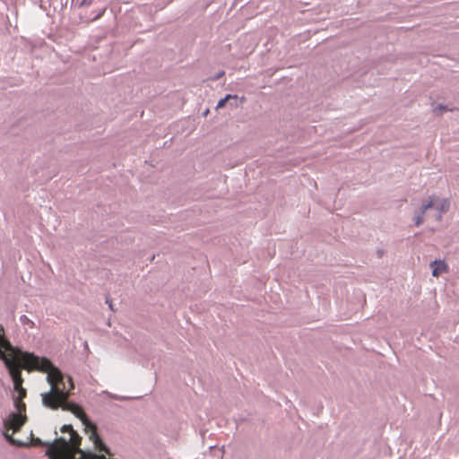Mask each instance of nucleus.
I'll return each mask as SVG.
<instances>
[{"instance_id": "obj_1", "label": "nucleus", "mask_w": 459, "mask_h": 459, "mask_svg": "<svg viewBox=\"0 0 459 459\" xmlns=\"http://www.w3.org/2000/svg\"><path fill=\"white\" fill-rule=\"evenodd\" d=\"M0 359L7 368L13 382V388L18 393V395L13 398L14 411L8 412L3 418L2 434L10 444L17 446L30 445L29 442H22L13 437L27 421L26 405L22 402L26 395V390L22 386L21 376V369L24 368L28 370L37 369L47 373V381L50 389L48 392L41 394L43 405L52 410L61 407L64 411L74 413L82 421L85 433L95 447L100 452L111 455L108 447L99 437L96 426L87 418L82 409L78 404L67 401L70 391L74 388L71 377H67L68 386H66L63 374L48 359L36 356L33 353L22 352L13 346L6 339L3 326H0Z\"/></svg>"}, {"instance_id": "obj_2", "label": "nucleus", "mask_w": 459, "mask_h": 459, "mask_svg": "<svg viewBox=\"0 0 459 459\" xmlns=\"http://www.w3.org/2000/svg\"><path fill=\"white\" fill-rule=\"evenodd\" d=\"M61 432L68 433L69 435L68 439L65 437L64 438L69 444V450L72 458H78L81 454H85L84 452L78 448L81 438L79 435L74 430L72 425H64L61 428Z\"/></svg>"}, {"instance_id": "obj_3", "label": "nucleus", "mask_w": 459, "mask_h": 459, "mask_svg": "<svg viewBox=\"0 0 459 459\" xmlns=\"http://www.w3.org/2000/svg\"><path fill=\"white\" fill-rule=\"evenodd\" d=\"M433 207L438 212L437 220L439 221L441 220V214L448 210L449 202L446 199L438 200L436 196H429L422 204V213H425L428 209Z\"/></svg>"}, {"instance_id": "obj_4", "label": "nucleus", "mask_w": 459, "mask_h": 459, "mask_svg": "<svg viewBox=\"0 0 459 459\" xmlns=\"http://www.w3.org/2000/svg\"><path fill=\"white\" fill-rule=\"evenodd\" d=\"M430 266L432 268V275L434 277H438L440 274L448 272V265L445 261H434L431 263Z\"/></svg>"}, {"instance_id": "obj_5", "label": "nucleus", "mask_w": 459, "mask_h": 459, "mask_svg": "<svg viewBox=\"0 0 459 459\" xmlns=\"http://www.w3.org/2000/svg\"><path fill=\"white\" fill-rule=\"evenodd\" d=\"M60 439H64L65 441V443L67 445V450L70 452V450H69V444L67 443V441L64 437L56 438L53 442H42L39 438H34V439L31 440V443L33 445H35V446H48V449L46 451V455L48 456V451L53 446L54 444H56Z\"/></svg>"}, {"instance_id": "obj_6", "label": "nucleus", "mask_w": 459, "mask_h": 459, "mask_svg": "<svg viewBox=\"0 0 459 459\" xmlns=\"http://www.w3.org/2000/svg\"><path fill=\"white\" fill-rule=\"evenodd\" d=\"M20 322L27 329H32L35 327V323L30 319L26 315H22L20 316Z\"/></svg>"}, {"instance_id": "obj_7", "label": "nucleus", "mask_w": 459, "mask_h": 459, "mask_svg": "<svg viewBox=\"0 0 459 459\" xmlns=\"http://www.w3.org/2000/svg\"><path fill=\"white\" fill-rule=\"evenodd\" d=\"M94 0H72V4L76 7L89 6Z\"/></svg>"}, {"instance_id": "obj_8", "label": "nucleus", "mask_w": 459, "mask_h": 459, "mask_svg": "<svg viewBox=\"0 0 459 459\" xmlns=\"http://www.w3.org/2000/svg\"><path fill=\"white\" fill-rule=\"evenodd\" d=\"M423 215H424V213H422V210L420 209V214H419V215L416 217V219H415V224H416L417 226H419V225L422 222V221H423Z\"/></svg>"}, {"instance_id": "obj_9", "label": "nucleus", "mask_w": 459, "mask_h": 459, "mask_svg": "<svg viewBox=\"0 0 459 459\" xmlns=\"http://www.w3.org/2000/svg\"><path fill=\"white\" fill-rule=\"evenodd\" d=\"M225 104L226 100L224 99H221L216 105V108H222L225 106Z\"/></svg>"}, {"instance_id": "obj_10", "label": "nucleus", "mask_w": 459, "mask_h": 459, "mask_svg": "<svg viewBox=\"0 0 459 459\" xmlns=\"http://www.w3.org/2000/svg\"><path fill=\"white\" fill-rule=\"evenodd\" d=\"M223 99L227 101V100H230V99H238V96L237 95H232V94H227Z\"/></svg>"}, {"instance_id": "obj_11", "label": "nucleus", "mask_w": 459, "mask_h": 459, "mask_svg": "<svg viewBox=\"0 0 459 459\" xmlns=\"http://www.w3.org/2000/svg\"><path fill=\"white\" fill-rule=\"evenodd\" d=\"M224 75V71H221L219 72L213 78V80H218L220 79L221 77H222Z\"/></svg>"}, {"instance_id": "obj_12", "label": "nucleus", "mask_w": 459, "mask_h": 459, "mask_svg": "<svg viewBox=\"0 0 459 459\" xmlns=\"http://www.w3.org/2000/svg\"><path fill=\"white\" fill-rule=\"evenodd\" d=\"M438 108H439L440 110H442V111H445V110H446V108H445L443 106H440Z\"/></svg>"}]
</instances>
